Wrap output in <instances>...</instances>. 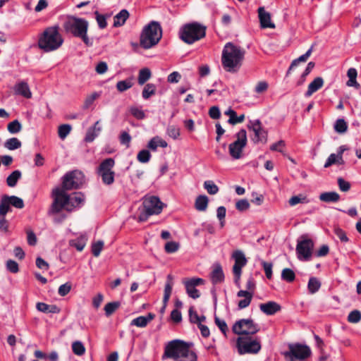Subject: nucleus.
I'll use <instances>...</instances> for the list:
<instances>
[{"label":"nucleus","instance_id":"nucleus-64","mask_svg":"<svg viewBox=\"0 0 361 361\" xmlns=\"http://www.w3.org/2000/svg\"><path fill=\"white\" fill-rule=\"evenodd\" d=\"M338 185L339 189L343 192H348L350 189V183L343 178H338Z\"/></svg>","mask_w":361,"mask_h":361},{"label":"nucleus","instance_id":"nucleus-29","mask_svg":"<svg viewBox=\"0 0 361 361\" xmlns=\"http://www.w3.org/2000/svg\"><path fill=\"white\" fill-rule=\"evenodd\" d=\"M129 17V13L126 9L121 10L114 18V26L121 27L123 25Z\"/></svg>","mask_w":361,"mask_h":361},{"label":"nucleus","instance_id":"nucleus-42","mask_svg":"<svg viewBox=\"0 0 361 361\" xmlns=\"http://www.w3.org/2000/svg\"><path fill=\"white\" fill-rule=\"evenodd\" d=\"M156 92V86L152 83L147 84L142 90V97L145 99H149L151 96L154 95Z\"/></svg>","mask_w":361,"mask_h":361},{"label":"nucleus","instance_id":"nucleus-28","mask_svg":"<svg viewBox=\"0 0 361 361\" xmlns=\"http://www.w3.org/2000/svg\"><path fill=\"white\" fill-rule=\"evenodd\" d=\"M225 114L229 116L228 122L231 125L240 123L243 122L245 120L244 114H241L239 116H238L236 112L231 108L225 111Z\"/></svg>","mask_w":361,"mask_h":361},{"label":"nucleus","instance_id":"nucleus-18","mask_svg":"<svg viewBox=\"0 0 361 361\" xmlns=\"http://www.w3.org/2000/svg\"><path fill=\"white\" fill-rule=\"evenodd\" d=\"M247 128L255 133V137L252 138L254 142H267V132L262 128L259 120L250 121Z\"/></svg>","mask_w":361,"mask_h":361},{"label":"nucleus","instance_id":"nucleus-34","mask_svg":"<svg viewBox=\"0 0 361 361\" xmlns=\"http://www.w3.org/2000/svg\"><path fill=\"white\" fill-rule=\"evenodd\" d=\"M319 200L324 202H336L340 200V195L336 192H326L320 194Z\"/></svg>","mask_w":361,"mask_h":361},{"label":"nucleus","instance_id":"nucleus-47","mask_svg":"<svg viewBox=\"0 0 361 361\" xmlns=\"http://www.w3.org/2000/svg\"><path fill=\"white\" fill-rule=\"evenodd\" d=\"M204 188L209 195H216L219 192V187L212 180H206Z\"/></svg>","mask_w":361,"mask_h":361},{"label":"nucleus","instance_id":"nucleus-46","mask_svg":"<svg viewBox=\"0 0 361 361\" xmlns=\"http://www.w3.org/2000/svg\"><path fill=\"white\" fill-rule=\"evenodd\" d=\"M334 128L336 132L342 134L347 131L348 125L343 118H339L336 120Z\"/></svg>","mask_w":361,"mask_h":361},{"label":"nucleus","instance_id":"nucleus-33","mask_svg":"<svg viewBox=\"0 0 361 361\" xmlns=\"http://www.w3.org/2000/svg\"><path fill=\"white\" fill-rule=\"evenodd\" d=\"M312 47L310 48L305 54H302V56H300V57H298V59L293 60L286 73V75H288L290 73V71L295 67L297 66L300 62H305L308 58L310 57V56L312 54Z\"/></svg>","mask_w":361,"mask_h":361},{"label":"nucleus","instance_id":"nucleus-36","mask_svg":"<svg viewBox=\"0 0 361 361\" xmlns=\"http://www.w3.org/2000/svg\"><path fill=\"white\" fill-rule=\"evenodd\" d=\"M151 71L148 68L140 70L137 79L139 85H144L151 78Z\"/></svg>","mask_w":361,"mask_h":361},{"label":"nucleus","instance_id":"nucleus-14","mask_svg":"<svg viewBox=\"0 0 361 361\" xmlns=\"http://www.w3.org/2000/svg\"><path fill=\"white\" fill-rule=\"evenodd\" d=\"M310 355V348L307 345L300 344L289 345V350L284 353L285 357H289L290 361H293V359L305 360Z\"/></svg>","mask_w":361,"mask_h":361},{"label":"nucleus","instance_id":"nucleus-12","mask_svg":"<svg viewBox=\"0 0 361 361\" xmlns=\"http://www.w3.org/2000/svg\"><path fill=\"white\" fill-rule=\"evenodd\" d=\"M84 183L83 173L78 170L68 172L63 177L62 187L64 191L79 188Z\"/></svg>","mask_w":361,"mask_h":361},{"label":"nucleus","instance_id":"nucleus-9","mask_svg":"<svg viewBox=\"0 0 361 361\" xmlns=\"http://www.w3.org/2000/svg\"><path fill=\"white\" fill-rule=\"evenodd\" d=\"M142 204L144 209L139 216L140 221H146L149 216L160 214L164 206L159 198L156 196L145 197Z\"/></svg>","mask_w":361,"mask_h":361},{"label":"nucleus","instance_id":"nucleus-27","mask_svg":"<svg viewBox=\"0 0 361 361\" xmlns=\"http://www.w3.org/2000/svg\"><path fill=\"white\" fill-rule=\"evenodd\" d=\"M36 308L38 311L44 313H59L60 308L55 305H47L44 302H37Z\"/></svg>","mask_w":361,"mask_h":361},{"label":"nucleus","instance_id":"nucleus-44","mask_svg":"<svg viewBox=\"0 0 361 361\" xmlns=\"http://www.w3.org/2000/svg\"><path fill=\"white\" fill-rule=\"evenodd\" d=\"M314 66H315V63L312 61H310L307 63V66L305 70L302 73L299 80L297 82L298 85H301L305 82L306 77L310 73V72L314 68Z\"/></svg>","mask_w":361,"mask_h":361},{"label":"nucleus","instance_id":"nucleus-20","mask_svg":"<svg viewBox=\"0 0 361 361\" xmlns=\"http://www.w3.org/2000/svg\"><path fill=\"white\" fill-rule=\"evenodd\" d=\"M258 16L260 25L262 28H274L275 25L271 20V14L266 11L264 7L258 8Z\"/></svg>","mask_w":361,"mask_h":361},{"label":"nucleus","instance_id":"nucleus-43","mask_svg":"<svg viewBox=\"0 0 361 361\" xmlns=\"http://www.w3.org/2000/svg\"><path fill=\"white\" fill-rule=\"evenodd\" d=\"M133 85V82L132 78H128L124 80L118 81L116 84V88L119 92H123L130 89Z\"/></svg>","mask_w":361,"mask_h":361},{"label":"nucleus","instance_id":"nucleus-30","mask_svg":"<svg viewBox=\"0 0 361 361\" xmlns=\"http://www.w3.org/2000/svg\"><path fill=\"white\" fill-rule=\"evenodd\" d=\"M87 238L85 235H81L80 237L71 240L69 245L71 247H75L78 251L81 252L85 247Z\"/></svg>","mask_w":361,"mask_h":361},{"label":"nucleus","instance_id":"nucleus-45","mask_svg":"<svg viewBox=\"0 0 361 361\" xmlns=\"http://www.w3.org/2000/svg\"><path fill=\"white\" fill-rule=\"evenodd\" d=\"M121 306V302L116 301L107 303L104 306L105 314L106 317L111 316L119 307Z\"/></svg>","mask_w":361,"mask_h":361},{"label":"nucleus","instance_id":"nucleus-5","mask_svg":"<svg viewBox=\"0 0 361 361\" xmlns=\"http://www.w3.org/2000/svg\"><path fill=\"white\" fill-rule=\"evenodd\" d=\"M63 39L57 26L49 27L42 33L38 41L39 47L46 52L58 49L63 44Z\"/></svg>","mask_w":361,"mask_h":361},{"label":"nucleus","instance_id":"nucleus-37","mask_svg":"<svg viewBox=\"0 0 361 361\" xmlns=\"http://www.w3.org/2000/svg\"><path fill=\"white\" fill-rule=\"evenodd\" d=\"M321 287L320 281L316 277H311L309 279L307 288L311 294L317 293Z\"/></svg>","mask_w":361,"mask_h":361},{"label":"nucleus","instance_id":"nucleus-63","mask_svg":"<svg viewBox=\"0 0 361 361\" xmlns=\"http://www.w3.org/2000/svg\"><path fill=\"white\" fill-rule=\"evenodd\" d=\"M71 290V284L70 283H66L62 284L59 288V295L61 296L66 295Z\"/></svg>","mask_w":361,"mask_h":361},{"label":"nucleus","instance_id":"nucleus-40","mask_svg":"<svg viewBox=\"0 0 361 361\" xmlns=\"http://www.w3.org/2000/svg\"><path fill=\"white\" fill-rule=\"evenodd\" d=\"M72 126L69 124H62L59 126L58 135L60 139L64 140L71 133Z\"/></svg>","mask_w":361,"mask_h":361},{"label":"nucleus","instance_id":"nucleus-52","mask_svg":"<svg viewBox=\"0 0 361 361\" xmlns=\"http://www.w3.org/2000/svg\"><path fill=\"white\" fill-rule=\"evenodd\" d=\"M361 320V312L355 310L350 312L348 316V321L350 323H357Z\"/></svg>","mask_w":361,"mask_h":361},{"label":"nucleus","instance_id":"nucleus-25","mask_svg":"<svg viewBox=\"0 0 361 361\" xmlns=\"http://www.w3.org/2000/svg\"><path fill=\"white\" fill-rule=\"evenodd\" d=\"M211 280L214 284L221 283L224 281V274L219 264H216L212 271Z\"/></svg>","mask_w":361,"mask_h":361},{"label":"nucleus","instance_id":"nucleus-3","mask_svg":"<svg viewBox=\"0 0 361 361\" xmlns=\"http://www.w3.org/2000/svg\"><path fill=\"white\" fill-rule=\"evenodd\" d=\"M245 53L240 47L228 42L222 51L221 63L224 68L228 72L238 71L242 65Z\"/></svg>","mask_w":361,"mask_h":361},{"label":"nucleus","instance_id":"nucleus-19","mask_svg":"<svg viewBox=\"0 0 361 361\" xmlns=\"http://www.w3.org/2000/svg\"><path fill=\"white\" fill-rule=\"evenodd\" d=\"M185 286L188 295L193 298L197 299L200 298V294L196 286L204 283V280L201 278H192L185 281Z\"/></svg>","mask_w":361,"mask_h":361},{"label":"nucleus","instance_id":"nucleus-49","mask_svg":"<svg viewBox=\"0 0 361 361\" xmlns=\"http://www.w3.org/2000/svg\"><path fill=\"white\" fill-rule=\"evenodd\" d=\"M72 350L74 354L77 355H82L85 352L84 345L80 341H75L72 344Z\"/></svg>","mask_w":361,"mask_h":361},{"label":"nucleus","instance_id":"nucleus-50","mask_svg":"<svg viewBox=\"0 0 361 361\" xmlns=\"http://www.w3.org/2000/svg\"><path fill=\"white\" fill-rule=\"evenodd\" d=\"M214 322L216 325L219 327L222 334L226 337V334L228 331V327L226 322L223 319H219L218 317H215Z\"/></svg>","mask_w":361,"mask_h":361},{"label":"nucleus","instance_id":"nucleus-24","mask_svg":"<svg viewBox=\"0 0 361 361\" xmlns=\"http://www.w3.org/2000/svg\"><path fill=\"white\" fill-rule=\"evenodd\" d=\"M324 85V80L321 77H317L314 80L310 83L307 92L305 93L306 97H310L313 93L318 91Z\"/></svg>","mask_w":361,"mask_h":361},{"label":"nucleus","instance_id":"nucleus-11","mask_svg":"<svg viewBox=\"0 0 361 361\" xmlns=\"http://www.w3.org/2000/svg\"><path fill=\"white\" fill-rule=\"evenodd\" d=\"M115 161L112 158H107L103 160L98 167V175L102 178L104 184L111 185L114 182L115 172L113 168Z\"/></svg>","mask_w":361,"mask_h":361},{"label":"nucleus","instance_id":"nucleus-32","mask_svg":"<svg viewBox=\"0 0 361 361\" xmlns=\"http://www.w3.org/2000/svg\"><path fill=\"white\" fill-rule=\"evenodd\" d=\"M172 286H173V277L171 275L169 274L167 276V280H166V283L165 287H164V298H163V302H164V304H165V305H166V304L170 298V296H171V294L172 292Z\"/></svg>","mask_w":361,"mask_h":361},{"label":"nucleus","instance_id":"nucleus-6","mask_svg":"<svg viewBox=\"0 0 361 361\" xmlns=\"http://www.w3.org/2000/svg\"><path fill=\"white\" fill-rule=\"evenodd\" d=\"M162 37V30L160 24L152 21L144 27L140 37V46L148 49L158 44Z\"/></svg>","mask_w":361,"mask_h":361},{"label":"nucleus","instance_id":"nucleus-35","mask_svg":"<svg viewBox=\"0 0 361 361\" xmlns=\"http://www.w3.org/2000/svg\"><path fill=\"white\" fill-rule=\"evenodd\" d=\"M310 202V200L303 194H299L298 195H295L291 197L289 200L288 203L290 206L293 207L295 206L298 204H307Z\"/></svg>","mask_w":361,"mask_h":361},{"label":"nucleus","instance_id":"nucleus-39","mask_svg":"<svg viewBox=\"0 0 361 361\" xmlns=\"http://www.w3.org/2000/svg\"><path fill=\"white\" fill-rule=\"evenodd\" d=\"M281 279L286 282L291 283L295 279V272L290 268H285L282 270Z\"/></svg>","mask_w":361,"mask_h":361},{"label":"nucleus","instance_id":"nucleus-41","mask_svg":"<svg viewBox=\"0 0 361 361\" xmlns=\"http://www.w3.org/2000/svg\"><path fill=\"white\" fill-rule=\"evenodd\" d=\"M20 146L21 142L16 137L10 138L4 142V147L9 150H14Z\"/></svg>","mask_w":361,"mask_h":361},{"label":"nucleus","instance_id":"nucleus-4","mask_svg":"<svg viewBox=\"0 0 361 361\" xmlns=\"http://www.w3.org/2000/svg\"><path fill=\"white\" fill-rule=\"evenodd\" d=\"M88 27L87 20L74 16L68 17L63 23V27L66 32L81 39L85 45L91 47L93 44V41L87 36Z\"/></svg>","mask_w":361,"mask_h":361},{"label":"nucleus","instance_id":"nucleus-1","mask_svg":"<svg viewBox=\"0 0 361 361\" xmlns=\"http://www.w3.org/2000/svg\"><path fill=\"white\" fill-rule=\"evenodd\" d=\"M53 202L49 209V214H54L62 209L71 212L74 208L84 203L85 196L81 192H73L68 195L63 189L56 188L52 191Z\"/></svg>","mask_w":361,"mask_h":361},{"label":"nucleus","instance_id":"nucleus-26","mask_svg":"<svg viewBox=\"0 0 361 361\" xmlns=\"http://www.w3.org/2000/svg\"><path fill=\"white\" fill-rule=\"evenodd\" d=\"M209 203V198L205 195H198L195 202V208L199 212H204L207 210Z\"/></svg>","mask_w":361,"mask_h":361},{"label":"nucleus","instance_id":"nucleus-54","mask_svg":"<svg viewBox=\"0 0 361 361\" xmlns=\"http://www.w3.org/2000/svg\"><path fill=\"white\" fill-rule=\"evenodd\" d=\"M180 245L175 241H169L165 244V251L167 253H173L179 249Z\"/></svg>","mask_w":361,"mask_h":361},{"label":"nucleus","instance_id":"nucleus-2","mask_svg":"<svg viewBox=\"0 0 361 361\" xmlns=\"http://www.w3.org/2000/svg\"><path fill=\"white\" fill-rule=\"evenodd\" d=\"M192 343L173 340L168 343L164 349L162 359L171 358L174 361H197L196 353L190 349Z\"/></svg>","mask_w":361,"mask_h":361},{"label":"nucleus","instance_id":"nucleus-31","mask_svg":"<svg viewBox=\"0 0 361 361\" xmlns=\"http://www.w3.org/2000/svg\"><path fill=\"white\" fill-rule=\"evenodd\" d=\"M167 145L168 144L164 140L161 139L159 136H155L149 141L147 147L152 151H156L159 146L165 148Z\"/></svg>","mask_w":361,"mask_h":361},{"label":"nucleus","instance_id":"nucleus-56","mask_svg":"<svg viewBox=\"0 0 361 361\" xmlns=\"http://www.w3.org/2000/svg\"><path fill=\"white\" fill-rule=\"evenodd\" d=\"M104 247V242L102 240H98L94 243L92 245V252L94 257H98Z\"/></svg>","mask_w":361,"mask_h":361},{"label":"nucleus","instance_id":"nucleus-53","mask_svg":"<svg viewBox=\"0 0 361 361\" xmlns=\"http://www.w3.org/2000/svg\"><path fill=\"white\" fill-rule=\"evenodd\" d=\"M6 267L9 272L13 274H16L19 271V264L16 261L12 259H8L6 261Z\"/></svg>","mask_w":361,"mask_h":361},{"label":"nucleus","instance_id":"nucleus-23","mask_svg":"<svg viewBox=\"0 0 361 361\" xmlns=\"http://www.w3.org/2000/svg\"><path fill=\"white\" fill-rule=\"evenodd\" d=\"M101 130L102 127L99 125V121H97L92 127L88 128L84 138L85 142H93V140L99 135Z\"/></svg>","mask_w":361,"mask_h":361},{"label":"nucleus","instance_id":"nucleus-61","mask_svg":"<svg viewBox=\"0 0 361 361\" xmlns=\"http://www.w3.org/2000/svg\"><path fill=\"white\" fill-rule=\"evenodd\" d=\"M95 15L99 28H105L107 25L106 16L104 15L99 14L98 11H95Z\"/></svg>","mask_w":361,"mask_h":361},{"label":"nucleus","instance_id":"nucleus-38","mask_svg":"<svg viewBox=\"0 0 361 361\" xmlns=\"http://www.w3.org/2000/svg\"><path fill=\"white\" fill-rule=\"evenodd\" d=\"M20 177L21 172L20 171L16 170L13 171L6 178V183L8 186L11 188L14 187Z\"/></svg>","mask_w":361,"mask_h":361},{"label":"nucleus","instance_id":"nucleus-21","mask_svg":"<svg viewBox=\"0 0 361 361\" xmlns=\"http://www.w3.org/2000/svg\"><path fill=\"white\" fill-rule=\"evenodd\" d=\"M260 310L267 315H274L281 309V305L274 301H269L259 305Z\"/></svg>","mask_w":361,"mask_h":361},{"label":"nucleus","instance_id":"nucleus-10","mask_svg":"<svg viewBox=\"0 0 361 361\" xmlns=\"http://www.w3.org/2000/svg\"><path fill=\"white\" fill-rule=\"evenodd\" d=\"M232 331L240 336H252L259 331V326L251 319H242L235 322Z\"/></svg>","mask_w":361,"mask_h":361},{"label":"nucleus","instance_id":"nucleus-8","mask_svg":"<svg viewBox=\"0 0 361 361\" xmlns=\"http://www.w3.org/2000/svg\"><path fill=\"white\" fill-rule=\"evenodd\" d=\"M236 345L240 355L257 354L262 348L259 337L239 336L236 341Z\"/></svg>","mask_w":361,"mask_h":361},{"label":"nucleus","instance_id":"nucleus-55","mask_svg":"<svg viewBox=\"0 0 361 361\" xmlns=\"http://www.w3.org/2000/svg\"><path fill=\"white\" fill-rule=\"evenodd\" d=\"M7 129L11 133H18L21 130V124L18 121L15 120L8 124Z\"/></svg>","mask_w":361,"mask_h":361},{"label":"nucleus","instance_id":"nucleus-15","mask_svg":"<svg viewBox=\"0 0 361 361\" xmlns=\"http://www.w3.org/2000/svg\"><path fill=\"white\" fill-rule=\"evenodd\" d=\"M247 290H240L237 293V296L244 298L238 302V307L240 310L247 307L252 299L253 293L255 288V283L252 277H250L246 283Z\"/></svg>","mask_w":361,"mask_h":361},{"label":"nucleus","instance_id":"nucleus-59","mask_svg":"<svg viewBox=\"0 0 361 361\" xmlns=\"http://www.w3.org/2000/svg\"><path fill=\"white\" fill-rule=\"evenodd\" d=\"M235 208L239 212H244L250 208V203L247 200L242 199L235 203Z\"/></svg>","mask_w":361,"mask_h":361},{"label":"nucleus","instance_id":"nucleus-7","mask_svg":"<svg viewBox=\"0 0 361 361\" xmlns=\"http://www.w3.org/2000/svg\"><path fill=\"white\" fill-rule=\"evenodd\" d=\"M206 27L198 23L185 25L180 31V37L185 43L191 44L204 37Z\"/></svg>","mask_w":361,"mask_h":361},{"label":"nucleus","instance_id":"nucleus-17","mask_svg":"<svg viewBox=\"0 0 361 361\" xmlns=\"http://www.w3.org/2000/svg\"><path fill=\"white\" fill-rule=\"evenodd\" d=\"M11 207L17 209L23 208V199L14 195H2L0 200V209L9 212L11 211Z\"/></svg>","mask_w":361,"mask_h":361},{"label":"nucleus","instance_id":"nucleus-48","mask_svg":"<svg viewBox=\"0 0 361 361\" xmlns=\"http://www.w3.org/2000/svg\"><path fill=\"white\" fill-rule=\"evenodd\" d=\"M8 212L0 209V231L6 232L8 231V223L6 219V215Z\"/></svg>","mask_w":361,"mask_h":361},{"label":"nucleus","instance_id":"nucleus-60","mask_svg":"<svg viewBox=\"0 0 361 361\" xmlns=\"http://www.w3.org/2000/svg\"><path fill=\"white\" fill-rule=\"evenodd\" d=\"M119 140L121 145H124L127 147H129L130 142L131 141V136L128 133L123 131L120 135Z\"/></svg>","mask_w":361,"mask_h":361},{"label":"nucleus","instance_id":"nucleus-13","mask_svg":"<svg viewBox=\"0 0 361 361\" xmlns=\"http://www.w3.org/2000/svg\"><path fill=\"white\" fill-rule=\"evenodd\" d=\"M236 140L231 143L228 146L229 154L234 159H238L242 157L243 148L247 145V132L245 129H241L235 135Z\"/></svg>","mask_w":361,"mask_h":361},{"label":"nucleus","instance_id":"nucleus-51","mask_svg":"<svg viewBox=\"0 0 361 361\" xmlns=\"http://www.w3.org/2000/svg\"><path fill=\"white\" fill-rule=\"evenodd\" d=\"M151 158L150 152L147 149L140 151L137 155V160L141 163H147Z\"/></svg>","mask_w":361,"mask_h":361},{"label":"nucleus","instance_id":"nucleus-62","mask_svg":"<svg viewBox=\"0 0 361 361\" xmlns=\"http://www.w3.org/2000/svg\"><path fill=\"white\" fill-rule=\"evenodd\" d=\"M27 241L28 245L34 246L37 244V238L35 233L31 230H27Z\"/></svg>","mask_w":361,"mask_h":361},{"label":"nucleus","instance_id":"nucleus-16","mask_svg":"<svg viewBox=\"0 0 361 361\" xmlns=\"http://www.w3.org/2000/svg\"><path fill=\"white\" fill-rule=\"evenodd\" d=\"M314 243L311 239H303L298 242L296 252L300 260H309L312 256Z\"/></svg>","mask_w":361,"mask_h":361},{"label":"nucleus","instance_id":"nucleus-57","mask_svg":"<svg viewBox=\"0 0 361 361\" xmlns=\"http://www.w3.org/2000/svg\"><path fill=\"white\" fill-rule=\"evenodd\" d=\"M167 135L174 140H176L180 135V129L175 126H169L166 129Z\"/></svg>","mask_w":361,"mask_h":361},{"label":"nucleus","instance_id":"nucleus-58","mask_svg":"<svg viewBox=\"0 0 361 361\" xmlns=\"http://www.w3.org/2000/svg\"><path fill=\"white\" fill-rule=\"evenodd\" d=\"M147 319H145V316H140L137 318H135L131 321L130 324L132 326H136L137 327H145L147 325Z\"/></svg>","mask_w":361,"mask_h":361},{"label":"nucleus","instance_id":"nucleus-22","mask_svg":"<svg viewBox=\"0 0 361 361\" xmlns=\"http://www.w3.org/2000/svg\"><path fill=\"white\" fill-rule=\"evenodd\" d=\"M232 257L235 260L233 271H235L236 268H238L239 271H242V268L247 264V259L244 253L241 250H235L233 252Z\"/></svg>","mask_w":361,"mask_h":361}]
</instances>
